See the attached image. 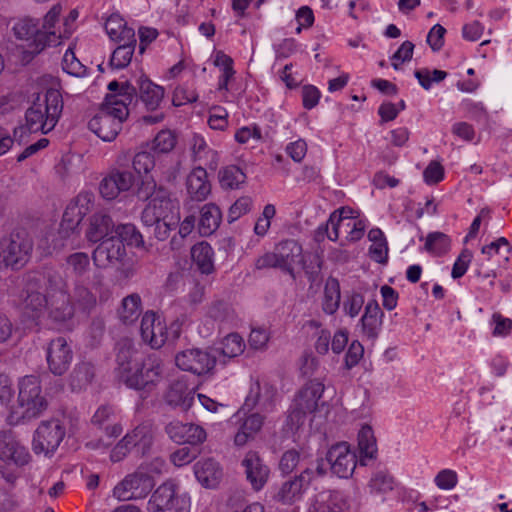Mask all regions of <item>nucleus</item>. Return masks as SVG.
I'll return each instance as SVG.
<instances>
[{"label": "nucleus", "mask_w": 512, "mask_h": 512, "mask_svg": "<svg viewBox=\"0 0 512 512\" xmlns=\"http://www.w3.org/2000/svg\"><path fill=\"white\" fill-rule=\"evenodd\" d=\"M135 93L133 85L126 83L120 94L107 95L100 111L88 122L89 129L103 141H113L129 115Z\"/></svg>", "instance_id": "f257e3e1"}, {"label": "nucleus", "mask_w": 512, "mask_h": 512, "mask_svg": "<svg viewBox=\"0 0 512 512\" xmlns=\"http://www.w3.org/2000/svg\"><path fill=\"white\" fill-rule=\"evenodd\" d=\"M18 389L17 402L12 405L8 417L11 424L37 418L48 408V401L37 376H24L18 383Z\"/></svg>", "instance_id": "f03ea898"}, {"label": "nucleus", "mask_w": 512, "mask_h": 512, "mask_svg": "<svg viewBox=\"0 0 512 512\" xmlns=\"http://www.w3.org/2000/svg\"><path fill=\"white\" fill-rule=\"evenodd\" d=\"M63 110L62 95L57 89H48L43 99L39 96L25 113L30 132L47 134L54 129Z\"/></svg>", "instance_id": "7ed1b4c3"}, {"label": "nucleus", "mask_w": 512, "mask_h": 512, "mask_svg": "<svg viewBox=\"0 0 512 512\" xmlns=\"http://www.w3.org/2000/svg\"><path fill=\"white\" fill-rule=\"evenodd\" d=\"M33 240L24 228H17L0 239V271L20 270L31 257Z\"/></svg>", "instance_id": "20e7f679"}, {"label": "nucleus", "mask_w": 512, "mask_h": 512, "mask_svg": "<svg viewBox=\"0 0 512 512\" xmlns=\"http://www.w3.org/2000/svg\"><path fill=\"white\" fill-rule=\"evenodd\" d=\"M46 285V295L50 299V317L64 322L73 317L68 285L60 272L47 268L42 276Z\"/></svg>", "instance_id": "39448f33"}, {"label": "nucleus", "mask_w": 512, "mask_h": 512, "mask_svg": "<svg viewBox=\"0 0 512 512\" xmlns=\"http://www.w3.org/2000/svg\"><path fill=\"white\" fill-rule=\"evenodd\" d=\"M13 32L18 40L24 41V53L30 56L39 54L47 46L60 44L61 33L56 31H41L38 23L31 18H23L15 23Z\"/></svg>", "instance_id": "423d86ee"}, {"label": "nucleus", "mask_w": 512, "mask_h": 512, "mask_svg": "<svg viewBox=\"0 0 512 512\" xmlns=\"http://www.w3.org/2000/svg\"><path fill=\"white\" fill-rule=\"evenodd\" d=\"M172 221L171 224L180 222V205L176 198H172L171 193L159 187L153 199L143 209L141 220L145 226H153L157 220Z\"/></svg>", "instance_id": "0eeeda50"}, {"label": "nucleus", "mask_w": 512, "mask_h": 512, "mask_svg": "<svg viewBox=\"0 0 512 512\" xmlns=\"http://www.w3.org/2000/svg\"><path fill=\"white\" fill-rule=\"evenodd\" d=\"M163 363L156 356L139 361L132 370L119 380L135 390L151 391L162 380Z\"/></svg>", "instance_id": "6e6552de"}, {"label": "nucleus", "mask_w": 512, "mask_h": 512, "mask_svg": "<svg viewBox=\"0 0 512 512\" xmlns=\"http://www.w3.org/2000/svg\"><path fill=\"white\" fill-rule=\"evenodd\" d=\"M323 392L324 385L317 380L308 382L299 391L288 416L289 422L293 427L299 428L302 426L306 416L317 410Z\"/></svg>", "instance_id": "1a4fd4ad"}, {"label": "nucleus", "mask_w": 512, "mask_h": 512, "mask_svg": "<svg viewBox=\"0 0 512 512\" xmlns=\"http://www.w3.org/2000/svg\"><path fill=\"white\" fill-rule=\"evenodd\" d=\"M66 428L58 419L41 421L33 434L32 450L52 456L65 438Z\"/></svg>", "instance_id": "9d476101"}, {"label": "nucleus", "mask_w": 512, "mask_h": 512, "mask_svg": "<svg viewBox=\"0 0 512 512\" xmlns=\"http://www.w3.org/2000/svg\"><path fill=\"white\" fill-rule=\"evenodd\" d=\"M154 486L153 476L145 472L144 469H137L115 486L113 494L123 501L142 499L150 493Z\"/></svg>", "instance_id": "9b49d317"}, {"label": "nucleus", "mask_w": 512, "mask_h": 512, "mask_svg": "<svg viewBox=\"0 0 512 512\" xmlns=\"http://www.w3.org/2000/svg\"><path fill=\"white\" fill-rule=\"evenodd\" d=\"M91 197L92 195L89 193L79 194L75 203L70 204L66 208L58 229V235L62 242L59 244L56 243L55 248L64 246V241L70 240L72 237L79 234V224L88 210V207L84 208V206L91 202Z\"/></svg>", "instance_id": "f8f14e48"}, {"label": "nucleus", "mask_w": 512, "mask_h": 512, "mask_svg": "<svg viewBox=\"0 0 512 512\" xmlns=\"http://www.w3.org/2000/svg\"><path fill=\"white\" fill-rule=\"evenodd\" d=\"M277 389L268 382L255 381L251 384L242 409L238 412L258 409L262 413L274 411L277 402Z\"/></svg>", "instance_id": "ddd939ff"}, {"label": "nucleus", "mask_w": 512, "mask_h": 512, "mask_svg": "<svg viewBox=\"0 0 512 512\" xmlns=\"http://www.w3.org/2000/svg\"><path fill=\"white\" fill-rule=\"evenodd\" d=\"M175 363L181 370L200 376L214 369L216 357L207 350L192 348L179 352L175 357Z\"/></svg>", "instance_id": "4468645a"}, {"label": "nucleus", "mask_w": 512, "mask_h": 512, "mask_svg": "<svg viewBox=\"0 0 512 512\" xmlns=\"http://www.w3.org/2000/svg\"><path fill=\"white\" fill-rule=\"evenodd\" d=\"M135 183V175L128 169L109 168L99 184V192L106 200H114L129 191Z\"/></svg>", "instance_id": "2eb2a0df"}, {"label": "nucleus", "mask_w": 512, "mask_h": 512, "mask_svg": "<svg viewBox=\"0 0 512 512\" xmlns=\"http://www.w3.org/2000/svg\"><path fill=\"white\" fill-rule=\"evenodd\" d=\"M40 282L39 275L29 276L22 295L23 310L33 319L40 317L46 309L50 313V299L39 291Z\"/></svg>", "instance_id": "dca6fc26"}, {"label": "nucleus", "mask_w": 512, "mask_h": 512, "mask_svg": "<svg viewBox=\"0 0 512 512\" xmlns=\"http://www.w3.org/2000/svg\"><path fill=\"white\" fill-rule=\"evenodd\" d=\"M73 351L64 337L52 339L46 350L49 371L55 376L64 375L72 362Z\"/></svg>", "instance_id": "f3484780"}, {"label": "nucleus", "mask_w": 512, "mask_h": 512, "mask_svg": "<svg viewBox=\"0 0 512 512\" xmlns=\"http://www.w3.org/2000/svg\"><path fill=\"white\" fill-rule=\"evenodd\" d=\"M327 462L334 474L340 478H349L357 465V456L350 445L340 442L333 445L327 453Z\"/></svg>", "instance_id": "a211bd4d"}, {"label": "nucleus", "mask_w": 512, "mask_h": 512, "mask_svg": "<svg viewBox=\"0 0 512 512\" xmlns=\"http://www.w3.org/2000/svg\"><path fill=\"white\" fill-rule=\"evenodd\" d=\"M168 437L177 444H202L207 437L206 431L194 423H183L173 420L165 426Z\"/></svg>", "instance_id": "6ab92c4d"}, {"label": "nucleus", "mask_w": 512, "mask_h": 512, "mask_svg": "<svg viewBox=\"0 0 512 512\" xmlns=\"http://www.w3.org/2000/svg\"><path fill=\"white\" fill-rule=\"evenodd\" d=\"M280 270L295 278V268L305 267L302 246L293 239H287L280 242L275 247Z\"/></svg>", "instance_id": "aec40b11"}, {"label": "nucleus", "mask_w": 512, "mask_h": 512, "mask_svg": "<svg viewBox=\"0 0 512 512\" xmlns=\"http://www.w3.org/2000/svg\"><path fill=\"white\" fill-rule=\"evenodd\" d=\"M125 255V246L112 235L96 247L92 257L97 267L105 268L119 262Z\"/></svg>", "instance_id": "412c9836"}, {"label": "nucleus", "mask_w": 512, "mask_h": 512, "mask_svg": "<svg viewBox=\"0 0 512 512\" xmlns=\"http://www.w3.org/2000/svg\"><path fill=\"white\" fill-rule=\"evenodd\" d=\"M246 479L255 491L261 490L266 484L270 470L257 452L249 451L242 460Z\"/></svg>", "instance_id": "4be33fe9"}, {"label": "nucleus", "mask_w": 512, "mask_h": 512, "mask_svg": "<svg viewBox=\"0 0 512 512\" xmlns=\"http://www.w3.org/2000/svg\"><path fill=\"white\" fill-rule=\"evenodd\" d=\"M194 389L184 379L174 380L165 393V401L168 405L188 410L194 402Z\"/></svg>", "instance_id": "5701e85b"}, {"label": "nucleus", "mask_w": 512, "mask_h": 512, "mask_svg": "<svg viewBox=\"0 0 512 512\" xmlns=\"http://www.w3.org/2000/svg\"><path fill=\"white\" fill-rule=\"evenodd\" d=\"M116 375L120 380L140 361L138 352L129 338H122L116 344Z\"/></svg>", "instance_id": "b1692460"}, {"label": "nucleus", "mask_w": 512, "mask_h": 512, "mask_svg": "<svg viewBox=\"0 0 512 512\" xmlns=\"http://www.w3.org/2000/svg\"><path fill=\"white\" fill-rule=\"evenodd\" d=\"M138 95L145 108L149 111H155L159 108L164 98V88L153 83L145 76L139 77L137 80ZM137 95V92L135 93ZM136 96H134L135 98Z\"/></svg>", "instance_id": "393cba45"}, {"label": "nucleus", "mask_w": 512, "mask_h": 512, "mask_svg": "<svg viewBox=\"0 0 512 512\" xmlns=\"http://www.w3.org/2000/svg\"><path fill=\"white\" fill-rule=\"evenodd\" d=\"M124 438L137 455L144 456L153 445L154 432L150 424L143 423L128 432Z\"/></svg>", "instance_id": "a878e982"}, {"label": "nucleus", "mask_w": 512, "mask_h": 512, "mask_svg": "<svg viewBox=\"0 0 512 512\" xmlns=\"http://www.w3.org/2000/svg\"><path fill=\"white\" fill-rule=\"evenodd\" d=\"M207 177V171L200 166L194 168L187 176L186 189L192 200L204 201L210 194L211 184Z\"/></svg>", "instance_id": "bb28decb"}, {"label": "nucleus", "mask_w": 512, "mask_h": 512, "mask_svg": "<svg viewBox=\"0 0 512 512\" xmlns=\"http://www.w3.org/2000/svg\"><path fill=\"white\" fill-rule=\"evenodd\" d=\"M105 31L114 43L129 42L137 44L135 30L119 15L112 14L105 23Z\"/></svg>", "instance_id": "cd10ccee"}, {"label": "nucleus", "mask_w": 512, "mask_h": 512, "mask_svg": "<svg viewBox=\"0 0 512 512\" xmlns=\"http://www.w3.org/2000/svg\"><path fill=\"white\" fill-rule=\"evenodd\" d=\"M176 485L172 481L161 484L152 494L147 504L149 512H164L173 506Z\"/></svg>", "instance_id": "c85d7f7f"}, {"label": "nucleus", "mask_w": 512, "mask_h": 512, "mask_svg": "<svg viewBox=\"0 0 512 512\" xmlns=\"http://www.w3.org/2000/svg\"><path fill=\"white\" fill-rule=\"evenodd\" d=\"M194 474L197 480L207 488L216 487L223 476L219 463L211 458L196 462Z\"/></svg>", "instance_id": "c756f323"}, {"label": "nucleus", "mask_w": 512, "mask_h": 512, "mask_svg": "<svg viewBox=\"0 0 512 512\" xmlns=\"http://www.w3.org/2000/svg\"><path fill=\"white\" fill-rule=\"evenodd\" d=\"M383 312L376 301H369L361 317L362 331L369 339H375L382 326Z\"/></svg>", "instance_id": "7c9ffc66"}, {"label": "nucleus", "mask_w": 512, "mask_h": 512, "mask_svg": "<svg viewBox=\"0 0 512 512\" xmlns=\"http://www.w3.org/2000/svg\"><path fill=\"white\" fill-rule=\"evenodd\" d=\"M114 230L115 224L111 217L106 213L99 212L90 218L86 236L89 241L96 243L103 240L106 236L113 234Z\"/></svg>", "instance_id": "2f4dec72"}, {"label": "nucleus", "mask_w": 512, "mask_h": 512, "mask_svg": "<svg viewBox=\"0 0 512 512\" xmlns=\"http://www.w3.org/2000/svg\"><path fill=\"white\" fill-rule=\"evenodd\" d=\"M73 314L76 309L89 313L97 303L95 295L85 286L83 281L76 280L72 293H69Z\"/></svg>", "instance_id": "473e14b6"}, {"label": "nucleus", "mask_w": 512, "mask_h": 512, "mask_svg": "<svg viewBox=\"0 0 512 512\" xmlns=\"http://www.w3.org/2000/svg\"><path fill=\"white\" fill-rule=\"evenodd\" d=\"M222 220L220 208L214 203H207L200 209L199 233L202 236H210L219 227Z\"/></svg>", "instance_id": "72a5a7b5"}, {"label": "nucleus", "mask_w": 512, "mask_h": 512, "mask_svg": "<svg viewBox=\"0 0 512 512\" xmlns=\"http://www.w3.org/2000/svg\"><path fill=\"white\" fill-rule=\"evenodd\" d=\"M264 416L260 412L251 413L242 422L235 435L234 442L237 446L245 445L261 430L264 424Z\"/></svg>", "instance_id": "f704fd0d"}, {"label": "nucleus", "mask_w": 512, "mask_h": 512, "mask_svg": "<svg viewBox=\"0 0 512 512\" xmlns=\"http://www.w3.org/2000/svg\"><path fill=\"white\" fill-rule=\"evenodd\" d=\"M309 512H345L344 502L338 492L324 491L315 497Z\"/></svg>", "instance_id": "c9c22d12"}, {"label": "nucleus", "mask_w": 512, "mask_h": 512, "mask_svg": "<svg viewBox=\"0 0 512 512\" xmlns=\"http://www.w3.org/2000/svg\"><path fill=\"white\" fill-rule=\"evenodd\" d=\"M358 449L360 454V465H367L368 460H372L377 454V444L370 426L364 425L358 432Z\"/></svg>", "instance_id": "e433bc0d"}, {"label": "nucleus", "mask_w": 512, "mask_h": 512, "mask_svg": "<svg viewBox=\"0 0 512 512\" xmlns=\"http://www.w3.org/2000/svg\"><path fill=\"white\" fill-rule=\"evenodd\" d=\"M95 376L94 366L90 362L82 361L75 365L69 376V385L73 391L86 389Z\"/></svg>", "instance_id": "4c0bfd02"}, {"label": "nucleus", "mask_w": 512, "mask_h": 512, "mask_svg": "<svg viewBox=\"0 0 512 512\" xmlns=\"http://www.w3.org/2000/svg\"><path fill=\"white\" fill-rule=\"evenodd\" d=\"M341 300L340 283L334 277H328L323 291L321 307L324 313L333 315L339 309Z\"/></svg>", "instance_id": "58836bf2"}, {"label": "nucleus", "mask_w": 512, "mask_h": 512, "mask_svg": "<svg viewBox=\"0 0 512 512\" xmlns=\"http://www.w3.org/2000/svg\"><path fill=\"white\" fill-rule=\"evenodd\" d=\"M307 481L304 475L287 480L278 489L274 498L283 504L292 503L300 496L303 488L307 486Z\"/></svg>", "instance_id": "ea45409f"}, {"label": "nucleus", "mask_w": 512, "mask_h": 512, "mask_svg": "<svg viewBox=\"0 0 512 512\" xmlns=\"http://www.w3.org/2000/svg\"><path fill=\"white\" fill-rule=\"evenodd\" d=\"M192 259L203 274H210L214 270L213 249L207 242H201L191 248Z\"/></svg>", "instance_id": "a19ab883"}, {"label": "nucleus", "mask_w": 512, "mask_h": 512, "mask_svg": "<svg viewBox=\"0 0 512 512\" xmlns=\"http://www.w3.org/2000/svg\"><path fill=\"white\" fill-rule=\"evenodd\" d=\"M141 304V297L137 293L130 294L123 298L119 310L120 320L127 325L134 323L141 314Z\"/></svg>", "instance_id": "79ce46f5"}, {"label": "nucleus", "mask_w": 512, "mask_h": 512, "mask_svg": "<svg viewBox=\"0 0 512 512\" xmlns=\"http://www.w3.org/2000/svg\"><path fill=\"white\" fill-rule=\"evenodd\" d=\"M114 234L116 240L121 241L124 246L127 244L129 246L140 247L144 243L142 234L136 226L131 223L115 226Z\"/></svg>", "instance_id": "37998d69"}, {"label": "nucleus", "mask_w": 512, "mask_h": 512, "mask_svg": "<svg viewBox=\"0 0 512 512\" xmlns=\"http://www.w3.org/2000/svg\"><path fill=\"white\" fill-rule=\"evenodd\" d=\"M219 180L223 188L237 189L245 183L246 174L238 166L230 165L219 172Z\"/></svg>", "instance_id": "c03bdc74"}, {"label": "nucleus", "mask_w": 512, "mask_h": 512, "mask_svg": "<svg viewBox=\"0 0 512 512\" xmlns=\"http://www.w3.org/2000/svg\"><path fill=\"white\" fill-rule=\"evenodd\" d=\"M116 44L117 47L114 49L110 58V65L116 69H123L130 64L136 44H130L129 42Z\"/></svg>", "instance_id": "a18cd8bd"}, {"label": "nucleus", "mask_w": 512, "mask_h": 512, "mask_svg": "<svg viewBox=\"0 0 512 512\" xmlns=\"http://www.w3.org/2000/svg\"><path fill=\"white\" fill-rule=\"evenodd\" d=\"M395 480L387 471H378L374 473L368 483L371 494H385L394 489Z\"/></svg>", "instance_id": "49530a36"}, {"label": "nucleus", "mask_w": 512, "mask_h": 512, "mask_svg": "<svg viewBox=\"0 0 512 512\" xmlns=\"http://www.w3.org/2000/svg\"><path fill=\"white\" fill-rule=\"evenodd\" d=\"M424 248L433 255H443L450 249V239L442 232L429 233L426 237Z\"/></svg>", "instance_id": "de8ad7c7"}, {"label": "nucleus", "mask_w": 512, "mask_h": 512, "mask_svg": "<svg viewBox=\"0 0 512 512\" xmlns=\"http://www.w3.org/2000/svg\"><path fill=\"white\" fill-rule=\"evenodd\" d=\"M245 343L237 333L228 334L221 342V354L228 358H234L244 352Z\"/></svg>", "instance_id": "09e8293b"}, {"label": "nucleus", "mask_w": 512, "mask_h": 512, "mask_svg": "<svg viewBox=\"0 0 512 512\" xmlns=\"http://www.w3.org/2000/svg\"><path fill=\"white\" fill-rule=\"evenodd\" d=\"M419 84L425 90H429L432 83H439L447 77V73L443 70H430L428 68L418 69L414 72Z\"/></svg>", "instance_id": "8fccbe9b"}, {"label": "nucleus", "mask_w": 512, "mask_h": 512, "mask_svg": "<svg viewBox=\"0 0 512 512\" xmlns=\"http://www.w3.org/2000/svg\"><path fill=\"white\" fill-rule=\"evenodd\" d=\"M67 268L77 276H83L90 269L89 256L84 252H76L66 258Z\"/></svg>", "instance_id": "3c124183"}, {"label": "nucleus", "mask_w": 512, "mask_h": 512, "mask_svg": "<svg viewBox=\"0 0 512 512\" xmlns=\"http://www.w3.org/2000/svg\"><path fill=\"white\" fill-rule=\"evenodd\" d=\"M176 137L170 130L160 131L152 142V150L159 153H168L174 149Z\"/></svg>", "instance_id": "603ef678"}, {"label": "nucleus", "mask_w": 512, "mask_h": 512, "mask_svg": "<svg viewBox=\"0 0 512 512\" xmlns=\"http://www.w3.org/2000/svg\"><path fill=\"white\" fill-rule=\"evenodd\" d=\"M132 166L137 174H147L155 167L154 155L147 151H140L133 156Z\"/></svg>", "instance_id": "864d4df0"}, {"label": "nucleus", "mask_w": 512, "mask_h": 512, "mask_svg": "<svg viewBox=\"0 0 512 512\" xmlns=\"http://www.w3.org/2000/svg\"><path fill=\"white\" fill-rule=\"evenodd\" d=\"M62 67L70 75L81 77L86 73V67L76 58L71 49H67L62 61Z\"/></svg>", "instance_id": "5fc2aeb1"}, {"label": "nucleus", "mask_w": 512, "mask_h": 512, "mask_svg": "<svg viewBox=\"0 0 512 512\" xmlns=\"http://www.w3.org/2000/svg\"><path fill=\"white\" fill-rule=\"evenodd\" d=\"M161 320L153 311H147L141 320L140 332L143 341L152 340L156 343L157 337L153 334V330L157 325V321Z\"/></svg>", "instance_id": "6e6d98bb"}, {"label": "nucleus", "mask_w": 512, "mask_h": 512, "mask_svg": "<svg viewBox=\"0 0 512 512\" xmlns=\"http://www.w3.org/2000/svg\"><path fill=\"white\" fill-rule=\"evenodd\" d=\"M434 482L442 490H451L457 485L458 476L454 470L443 469L435 476Z\"/></svg>", "instance_id": "4d7b16f0"}, {"label": "nucleus", "mask_w": 512, "mask_h": 512, "mask_svg": "<svg viewBox=\"0 0 512 512\" xmlns=\"http://www.w3.org/2000/svg\"><path fill=\"white\" fill-rule=\"evenodd\" d=\"M472 260V252L468 249H463L455 263L453 264L451 276L453 279L461 278L467 271L469 264Z\"/></svg>", "instance_id": "13d9d810"}, {"label": "nucleus", "mask_w": 512, "mask_h": 512, "mask_svg": "<svg viewBox=\"0 0 512 512\" xmlns=\"http://www.w3.org/2000/svg\"><path fill=\"white\" fill-rule=\"evenodd\" d=\"M231 308L228 303L217 300L214 301L208 308V316L216 321H226L231 316Z\"/></svg>", "instance_id": "bf43d9fd"}, {"label": "nucleus", "mask_w": 512, "mask_h": 512, "mask_svg": "<svg viewBox=\"0 0 512 512\" xmlns=\"http://www.w3.org/2000/svg\"><path fill=\"white\" fill-rule=\"evenodd\" d=\"M228 113L222 107H213L208 119L209 126L214 130H224L228 125Z\"/></svg>", "instance_id": "052dcab7"}, {"label": "nucleus", "mask_w": 512, "mask_h": 512, "mask_svg": "<svg viewBox=\"0 0 512 512\" xmlns=\"http://www.w3.org/2000/svg\"><path fill=\"white\" fill-rule=\"evenodd\" d=\"M300 460V454L295 449L287 450L281 457L279 462V469L283 474L291 473Z\"/></svg>", "instance_id": "680f3d73"}, {"label": "nucleus", "mask_w": 512, "mask_h": 512, "mask_svg": "<svg viewBox=\"0 0 512 512\" xmlns=\"http://www.w3.org/2000/svg\"><path fill=\"white\" fill-rule=\"evenodd\" d=\"M364 304V298L361 294L353 292L347 296L343 303L344 312L350 317H356Z\"/></svg>", "instance_id": "e2e57ef3"}, {"label": "nucleus", "mask_w": 512, "mask_h": 512, "mask_svg": "<svg viewBox=\"0 0 512 512\" xmlns=\"http://www.w3.org/2000/svg\"><path fill=\"white\" fill-rule=\"evenodd\" d=\"M190 145L194 160H202L207 158L209 153H213V151L209 149L205 139L199 134L193 135Z\"/></svg>", "instance_id": "0e129e2a"}, {"label": "nucleus", "mask_w": 512, "mask_h": 512, "mask_svg": "<svg viewBox=\"0 0 512 512\" xmlns=\"http://www.w3.org/2000/svg\"><path fill=\"white\" fill-rule=\"evenodd\" d=\"M251 207V199L248 197L239 198L228 211V221L230 223L239 219L242 215L246 214Z\"/></svg>", "instance_id": "69168bd1"}, {"label": "nucleus", "mask_w": 512, "mask_h": 512, "mask_svg": "<svg viewBox=\"0 0 512 512\" xmlns=\"http://www.w3.org/2000/svg\"><path fill=\"white\" fill-rule=\"evenodd\" d=\"M363 354L364 348L362 344L357 340L352 341L345 355L346 368L351 369L352 367L356 366L362 359Z\"/></svg>", "instance_id": "338daca9"}, {"label": "nucleus", "mask_w": 512, "mask_h": 512, "mask_svg": "<svg viewBox=\"0 0 512 512\" xmlns=\"http://www.w3.org/2000/svg\"><path fill=\"white\" fill-rule=\"evenodd\" d=\"M197 454L193 452L189 447H182L174 451L170 455V461L177 467H181L191 463Z\"/></svg>", "instance_id": "774afa93"}]
</instances>
